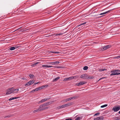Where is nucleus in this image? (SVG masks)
Instances as JSON below:
<instances>
[{"mask_svg": "<svg viewBox=\"0 0 120 120\" xmlns=\"http://www.w3.org/2000/svg\"><path fill=\"white\" fill-rule=\"evenodd\" d=\"M80 78L83 79H93V77H88V75L86 74H84L81 76Z\"/></svg>", "mask_w": 120, "mask_h": 120, "instance_id": "1", "label": "nucleus"}, {"mask_svg": "<svg viewBox=\"0 0 120 120\" xmlns=\"http://www.w3.org/2000/svg\"><path fill=\"white\" fill-rule=\"evenodd\" d=\"M120 109V106L118 105L114 107L112 109V110L114 112H116Z\"/></svg>", "mask_w": 120, "mask_h": 120, "instance_id": "2", "label": "nucleus"}, {"mask_svg": "<svg viewBox=\"0 0 120 120\" xmlns=\"http://www.w3.org/2000/svg\"><path fill=\"white\" fill-rule=\"evenodd\" d=\"M117 71V70H115L114 71H111V72H112V73L110 74V75H120V73H117L116 71Z\"/></svg>", "mask_w": 120, "mask_h": 120, "instance_id": "3", "label": "nucleus"}, {"mask_svg": "<svg viewBox=\"0 0 120 120\" xmlns=\"http://www.w3.org/2000/svg\"><path fill=\"white\" fill-rule=\"evenodd\" d=\"M13 88H11L8 90L6 94H8L13 93Z\"/></svg>", "mask_w": 120, "mask_h": 120, "instance_id": "4", "label": "nucleus"}, {"mask_svg": "<svg viewBox=\"0 0 120 120\" xmlns=\"http://www.w3.org/2000/svg\"><path fill=\"white\" fill-rule=\"evenodd\" d=\"M104 118V117L103 116H101L94 118V120H103Z\"/></svg>", "mask_w": 120, "mask_h": 120, "instance_id": "5", "label": "nucleus"}, {"mask_svg": "<svg viewBox=\"0 0 120 120\" xmlns=\"http://www.w3.org/2000/svg\"><path fill=\"white\" fill-rule=\"evenodd\" d=\"M72 104L71 103H68L65 104L64 105H63L61 106V108H64L66 107H68L69 106L71 105Z\"/></svg>", "mask_w": 120, "mask_h": 120, "instance_id": "6", "label": "nucleus"}, {"mask_svg": "<svg viewBox=\"0 0 120 120\" xmlns=\"http://www.w3.org/2000/svg\"><path fill=\"white\" fill-rule=\"evenodd\" d=\"M50 99V98H45L43 99H42L41 101L39 102V103H41L42 102H44L47 100H49V99Z\"/></svg>", "mask_w": 120, "mask_h": 120, "instance_id": "7", "label": "nucleus"}, {"mask_svg": "<svg viewBox=\"0 0 120 120\" xmlns=\"http://www.w3.org/2000/svg\"><path fill=\"white\" fill-rule=\"evenodd\" d=\"M76 98V96L72 97H71L70 98H69L66 99H65V101L66 102H67L68 101H70L72 99H75V98Z\"/></svg>", "mask_w": 120, "mask_h": 120, "instance_id": "8", "label": "nucleus"}, {"mask_svg": "<svg viewBox=\"0 0 120 120\" xmlns=\"http://www.w3.org/2000/svg\"><path fill=\"white\" fill-rule=\"evenodd\" d=\"M74 77H70L69 78L64 79V80L65 81L67 80H69L74 79Z\"/></svg>", "mask_w": 120, "mask_h": 120, "instance_id": "9", "label": "nucleus"}, {"mask_svg": "<svg viewBox=\"0 0 120 120\" xmlns=\"http://www.w3.org/2000/svg\"><path fill=\"white\" fill-rule=\"evenodd\" d=\"M43 68H47L49 67H54V66H49L47 65H42L41 66Z\"/></svg>", "mask_w": 120, "mask_h": 120, "instance_id": "10", "label": "nucleus"}, {"mask_svg": "<svg viewBox=\"0 0 120 120\" xmlns=\"http://www.w3.org/2000/svg\"><path fill=\"white\" fill-rule=\"evenodd\" d=\"M86 82L84 81H81L79 83L77 84V85L78 86L81 85L83 84H84Z\"/></svg>", "mask_w": 120, "mask_h": 120, "instance_id": "11", "label": "nucleus"}, {"mask_svg": "<svg viewBox=\"0 0 120 120\" xmlns=\"http://www.w3.org/2000/svg\"><path fill=\"white\" fill-rule=\"evenodd\" d=\"M19 91V89H14L13 88V93H15Z\"/></svg>", "mask_w": 120, "mask_h": 120, "instance_id": "12", "label": "nucleus"}, {"mask_svg": "<svg viewBox=\"0 0 120 120\" xmlns=\"http://www.w3.org/2000/svg\"><path fill=\"white\" fill-rule=\"evenodd\" d=\"M111 10H109L107 11H106V12H103V13H101L100 14H98V15H104V14H105L107 13H108V12H109Z\"/></svg>", "mask_w": 120, "mask_h": 120, "instance_id": "13", "label": "nucleus"}, {"mask_svg": "<svg viewBox=\"0 0 120 120\" xmlns=\"http://www.w3.org/2000/svg\"><path fill=\"white\" fill-rule=\"evenodd\" d=\"M59 62L58 61H56L55 62H51L50 63V64H51L52 65H54L57 64H59Z\"/></svg>", "mask_w": 120, "mask_h": 120, "instance_id": "14", "label": "nucleus"}, {"mask_svg": "<svg viewBox=\"0 0 120 120\" xmlns=\"http://www.w3.org/2000/svg\"><path fill=\"white\" fill-rule=\"evenodd\" d=\"M49 103L48 102H47L46 103H44L41 105L43 107H44L45 106H47L48 105H49Z\"/></svg>", "mask_w": 120, "mask_h": 120, "instance_id": "15", "label": "nucleus"}, {"mask_svg": "<svg viewBox=\"0 0 120 120\" xmlns=\"http://www.w3.org/2000/svg\"><path fill=\"white\" fill-rule=\"evenodd\" d=\"M76 118H75V120H80L82 119V117H77V116H76Z\"/></svg>", "mask_w": 120, "mask_h": 120, "instance_id": "16", "label": "nucleus"}, {"mask_svg": "<svg viewBox=\"0 0 120 120\" xmlns=\"http://www.w3.org/2000/svg\"><path fill=\"white\" fill-rule=\"evenodd\" d=\"M86 22H83L82 23H81L79 25H77L76 27H78L79 26H81L82 25H85L86 24Z\"/></svg>", "mask_w": 120, "mask_h": 120, "instance_id": "17", "label": "nucleus"}, {"mask_svg": "<svg viewBox=\"0 0 120 120\" xmlns=\"http://www.w3.org/2000/svg\"><path fill=\"white\" fill-rule=\"evenodd\" d=\"M40 63V62H36L33 64H32L31 66H35L36 65Z\"/></svg>", "mask_w": 120, "mask_h": 120, "instance_id": "18", "label": "nucleus"}, {"mask_svg": "<svg viewBox=\"0 0 120 120\" xmlns=\"http://www.w3.org/2000/svg\"><path fill=\"white\" fill-rule=\"evenodd\" d=\"M18 98H17L16 97H12V98H10L8 100L9 101H10L12 100L17 99Z\"/></svg>", "mask_w": 120, "mask_h": 120, "instance_id": "19", "label": "nucleus"}, {"mask_svg": "<svg viewBox=\"0 0 120 120\" xmlns=\"http://www.w3.org/2000/svg\"><path fill=\"white\" fill-rule=\"evenodd\" d=\"M42 105H40L39 106V108H38V109H41V110H43L45 109H44L43 108H42Z\"/></svg>", "mask_w": 120, "mask_h": 120, "instance_id": "20", "label": "nucleus"}, {"mask_svg": "<svg viewBox=\"0 0 120 120\" xmlns=\"http://www.w3.org/2000/svg\"><path fill=\"white\" fill-rule=\"evenodd\" d=\"M48 86L47 85H44L43 86H41V88L42 89L44 88H45L47 87Z\"/></svg>", "mask_w": 120, "mask_h": 120, "instance_id": "21", "label": "nucleus"}, {"mask_svg": "<svg viewBox=\"0 0 120 120\" xmlns=\"http://www.w3.org/2000/svg\"><path fill=\"white\" fill-rule=\"evenodd\" d=\"M60 78V77H58L57 78H55V79H54L53 80V82L54 81H56L58 80Z\"/></svg>", "mask_w": 120, "mask_h": 120, "instance_id": "22", "label": "nucleus"}, {"mask_svg": "<svg viewBox=\"0 0 120 120\" xmlns=\"http://www.w3.org/2000/svg\"><path fill=\"white\" fill-rule=\"evenodd\" d=\"M102 50L103 51H104L105 50H106L107 49H108L107 48V47H106V46H103V48L102 49Z\"/></svg>", "mask_w": 120, "mask_h": 120, "instance_id": "23", "label": "nucleus"}, {"mask_svg": "<svg viewBox=\"0 0 120 120\" xmlns=\"http://www.w3.org/2000/svg\"><path fill=\"white\" fill-rule=\"evenodd\" d=\"M114 119L115 120H120V116L116 117L114 118Z\"/></svg>", "mask_w": 120, "mask_h": 120, "instance_id": "24", "label": "nucleus"}, {"mask_svg": "<svg viewBox=\"0 0 120 120\" xmlns=\"http://www.w3.org/2000/svg\"><path fill=\"white\" fill-rule=\"evenodd\" d=\"M55 67L58 68H64V67L63 66H56Z\"/></svg>", "mask_w": 120, "mask_h": 120, "instance_id": "25", "label": "nucleus"}, {"mask_svg": "<svg viewBox=\"0 0 120 120\" xmlns=\"http://www.w3.org/2000/svg\"><path fill=\"white\" fill-rule=\"evenodd\" d=\"M41 111V109H38L36 110H35L33 112L34 113H35L37 112H38V111Z\"/></svg>", "mask_w": 120, "mask_h": 120, "instance_id": "26", "label": "nucleus"}, {"mask_svg": "<svg viewBox=\"0 0 120 120\" xmlns=\"http://www.w3.org/2000/svg\"><path fill=\"white\" fill-rule=\"evenodd\" d=\"M29 76L30 78L32 79L34 77V75H33L31 74L29 75Z\"/></svg>", "mask_w": 120, "mask_h": 120, "instance_id": "27", "label": "nucleus"}, {"mask_svg": "<svg viewBox=\"0 0 120 120\" xmlns=\"http://www.w3.org/2000/svg\"><path fill=\"white\" fill-rule=\"evenodd\" d=\"M88 68V67L87 66H85L83 68V69L84 70H87Z\"/></svg>", "mask_w": 120, "mask_h": 120, "instance_id": "28", "label": "nucleus"}, {"mask_svg": "<svg viewBox=\"0 0 120 120\" xmlns=\"http://www.w3.org/2000/svg\"><path fill=\"white\" fill-rule=\"evenodd\" d=\"M100 71H102L106 70V69L105 68H104L102 69H101L99 70Z\"/></svg>", "mask_w": 120, "mask_h": 120, "instance_id": "29", "label": "nucleus"}, {"mask_svg": "<svg viewBox=\"0 0 120 120\" xmlns=\"http://www.w3.org/2000/svg\"><path fill=\"white\" fill-rule=\"evenodd\" d=\"M106 46L107 47V48L108 49L111 48L112 47L111 45H106Z\"/></svg>", "mask_w": 120, "mask_h": 120, "instance_id": "30", "label": "nucleus"}, {"mask_svg": "<svg viewBox=\"0 0 120 120\" xmlns=\"http://www.w3.org/2000/svg\"><path fill=\"white\" fill-rule=\"evenodd\" d=\"M10 50H13L15 49V47H11L10 48Z\"/></svg>", "mask_w": 120, "mask_h": 120, "instance_id": "31", "label": "nucleus"}, {"mask_svg": "<svg viewBox=\"0 0 120 120\" xmlns=\"http://www.w3.org/2000/svg\"><path fill=\"white\" fill-rule=\"evenodd\" d=\"M108 106V105L105 104L102 105L101 106V108H104L105 107H106Z\"/></svg>", "mask_w": 120, "mask_h": 120, "instance_id": "32", "label": "nucleus"}, {"mask_svg": "<svg viewBox=\"0 0 120 120\" xmlns=\"http://www.w3.org/2000/svg\"><path fill=\"white\" fill-rule=\"evenodd\" d=\"M29 82L30 83V85L32 84L34 82L33 80L30 81Z\"/></svg>", "mask_w": 120, "mask_h": 120, "instance_id": "33", "label": "nucleus"}, {"mask_svg": "<svg viewBox=\"0 0 120 120\" xmlns=\"http://www.w3.org/2000/svg\"><path fill=\"white\" fill-rule=\"evenodd\" d=\"M30 83L29 82H27L26 84L25 85V86H30Z\"/></svg>", "mask_w": 120, "mask_h": 120, "instance_id": "34", "label": "nucleus"}, {"mask_svg": "<svg viewBox=\"0 0 120 120\" xmlns=\"http://www.w3.org/2000/svg\"><path fill=\"white\" fill-rule=\"evenodd\" d=\"M114 58H115L120 59V55L117 56L115 57Z\"/></svg>", "mask_w": 120, "mask_h": 120, "instance_id": "35", "label": "nucleus"}, {"mask_svg": "<svg viewBox=\"0 0 120 120\" xmlns=\"http://www.w3.org/2000/svg\"><path fill=\"white\" fill-rule=\"evenodd\" d=\"M63 34L62 33H60V34H56V36H57L58 35H60Z\"/></svg>", "mask_w": 120, "mask_h": 120, "instance_id": "36", "label": "nucleus"}, {"mask_svg": "<svg viewBox=\"0 0 120 120\" xmlns=\"http://www.w3.org/2000/svg\"><path fill=\"white\" fill-rule=\"evenodd\" d=\"M56 34H52L50 35V36H52V37H53V36H56Z\"/></svg>", "mask_w": 120, "mask_h": 120, "instance_id": "37", "label": "nucleus"}, {"mask_svg": "<svg viewBox=\"0 0 120 120\" xmlns=\"http://www.w3.org/2000/svg\"><path fill=\"white\" fill-rule=\"evenodd\" d=\"M100 114V113H96L94 114V116H96L97 115H99Z\"/></svg>", "mask_w": 120, "mask_h": 120, "instance_id": "38", "label": "nucleus"}, {"mask_svg": "<svg viewBox=\"0 0 120 120\" xmlns=\"http://www.w3.org/2000/svg\"><path fill=\"white\" fill-rule=\"evenodd\" d=\"M60 52H56L55 51L54 53H55L56 54H57L60 53Z\"/></svg>", "mask_w": 120, "mask_h": 120, "instance_id": "39", "label": "nucleus"}, {"mask_svg": "<svg viewBox=\"0 0 120 120\" xmlns=\"http://www.w3.org/2000/svg\"><path fill=\"white\" fill-rule=\"evenodd\" d=\"M35 91H36V90H35V89L33 90H32L31 91V92L33 93V92H34Z\"/></svg>", "mask_w": 120, "mask_h": 120, "instance_id": "40", "label": "nucleus"}, {"mask_svg": "<svg viewBox=\"0 0 120 120\" xmlns=\"http://www.w3.org/2000/svg\"><path fill=\"white\" fill-rule=\"evenodd\" d=\"M38 90H40L42 89L41 87H40L38 88Z\"/></svg>", "mask_w": 120, "mask_h": 120, "instance_id": "41", "label": "nucleus"}, {"mask_svg": "<svg viewBox=\"0 0 120 120\" xmlns=\"http://www.w3.org/2000/svg\"><path fill=\"white\" fill-rule=\"evenodd\" d=\"M65 120H72V119L71 118H67Z\"/></svg>", "mask_w": 120, "mask_h": 120, "instance_id": "42", "label": "nucleus"}, {"mask_svg": "<svg viewBox=\"0 0 120 120\" xmlns=\"http://www.w3.org/2000/svg\"><path fill=\"white\" fill-rule=\"evenodd\" d=\"M14 47H15V49H17V48H19V46H14Z\"/></svg>", "mask_w": 120, "mask_h": 120, "instance_id": "43", "label": "nucleus"}, {"mask_svg": "<svg viewBox=\"0 0 120 120\" xmlns=\"http://www.w3.org/2000/svg\"><path fill=\"white\" fill-rule=\"evenodd\" d=\"M11 116V115H8L7 116L5 117H10V116Z\"/></svg>", "mask_w": 120, "mask_h": 120, "instance_id": "44", "label": "nucleus"}, {"mask_svg": "<svg viewBox=\"0 0 120 120\" xmlns=\"http://www.w3.org/2000/svg\"><path fill=\"white\" fill-rule=\"evenodd\" d=\"M39 82H37L35 83H34V85H36V84H38V83H39Z\"/></svg>", "mask_w": 120, "mask_h": 120, "instance_id": "45", "label": "nucleus"}, {"mask_svg": "<svg viewBox=\"0 0 120 120\" xmlns=\"http://www.w3.org/2000/svg\"><path fill=\"white\" fill-rule=\"evenodd\" d=\"M49 36H50V35H49L47 36H45L44 37L45 38V37H49Z\"/></svg>", "mask_w": 120, "mask_h": 120, "instance_id": "46", "label": "nucleus"}, {"mask_svg": "<svg viewBox=\"0 0 120 120\" xmlns=\"http://www.w3.org/2000/svg\"><path fill=\"white\" fill-rule=\"evenodd\" d=\"M117 70L116 71L117 72H120V70Z\"/></svg>", "mask_w": 120, "mask_h": 120, "instance_id": "47", "label": "nucleus"}, {"mask_svg": "<svg viewBox=\"0 0 120 120\" xmlns=\"http://www.w3.org/2000/svg\"><path fill=\"white\" fill-rule=\"evenodd\" d=\"M35 89V90H36V91H37L38 90V88H36Z\"/></svg>", "mask_w": 120, "mask_h": 120, "instance_id": "48", "label": "nucleus"}, {"mask_svg": "<svg viewBox=\"0 0 120 120\" xmlns=\"http://www.w3.org/2000/svg\"><path fill=\"white\" fill-rule=\"evenodd\" d=\"M104 78H104V77H103V78H101L100 79H99V80H100L102 79H104Z\"/></svg>", "mask_w": 120, "mask_h": 120, "instance_id": "49", "label": "nucleus"}, {"mask_svg": "<svg viewBox=\"0 0 120 120\" xmlns=\"http://www.w3.org/2000/svg\"><path fill=\"white\" fill-rule=\"evenodd\" d=\"M50 52L53 53H54L55 51H51Z\"/></svg>", "mask_w": 120, "mask_h": 120, "instance_id": "50", "label": "nucleus"}, {"mask_svg": "<svg viewBox=\"0 0 120 120\" xmlns=\"http://www.w3.org/2000/svg\"><path fill=\"white\" fill-rule=\"evenodd\" d=\"M21 27H20V28H19V29L16 30H15V31H16L17 30H18V29H20L21 28Z\"/></svg>", "mask_w": 120, "mask_h": 120, "instance_id": "51", "label": "nucleus"}, {"mask_svg": "<svg viewBox=\"0 0 120 120\" xmlns=\"http://www.w3.org/2000/svg\"><path fill=\"white\" fill-rule=\"evenodd\" d=\"M118 113L120 114V111L118 112Z\"/></svg>", "mask_w": 120, "mask_h": 120, "instance_id": "52", "label": "nucleus"}, {"mask_svg": "<svg viewBox=\"0 0 120 120\" xmlns=\"http://www.w3.org/2000/svg\"><path fill=\"white\" fill-rule=\"evenodd\" d=\"M22 79H24V80L25 79L24 78H22Z\"/></svg>", "mask_w": 120, "mask_h": 120, "instance_id": "53", "label": "nucleus"}, {"mask_svg": "<svg viewBox=\"0 0 120 120\" xmlns=\"http://www.w3.org/2000/svg\"><path fill=\"white\" fill-rule=\"evenodd\" d=\"M21 30V31H22V30Z\"/></svg>", "mask_w": 120, "mask_h": 120, "instance_id": "54", "label": "nucleus"}]
</instances>
